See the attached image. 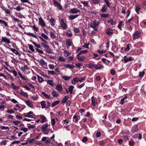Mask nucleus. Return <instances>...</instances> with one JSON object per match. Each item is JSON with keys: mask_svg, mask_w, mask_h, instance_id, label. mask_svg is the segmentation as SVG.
<instances>
[{"mask_svg": "<svg viewBox=\"0 0 146 146\" xmlns=\"http://www.w3.org/2000/svg\"><path fill=\"white\" fill-rule=\"evenodd\" d=\"M99 24V21L98 20H95L94 21L93 24L92 25V28H93L95 31H97V27Z\"/></svg>", "mask_w": 146, "mask_h": 146, "instance_id": "obj_1", "label": "nucleus"}, {"mask_svg": "<svg viewBox=\"0 0 146 146\" xmlns=\"http://www.w3.org/2000/svg\"><path fill=\"white\" fill-rule=\"evenodd\" d=\"M53 3L55 6L57 7L58 9L59 10H61L62 9V7L61 5L56 0H53Z\"/></svg>", "mask_w": 146, "mask_h": 146, "instance_id": "obj_2", "label": "nucleus"}, {"mask_svg": "<svg viewBox=\"0 0 146 146\" xmlns=\"http://www.w3.org/2000/svg\"><path fill=\"white\" fill-rule=\"evenodd\" d=\"M94 67L97 69H102L104 66L102 64H98L97 65L93 64H92V68Z\"/></svg>", "mask_w": 146, "mask_h": 146, "instance_id": "obj_3", "label": "nucleus"}, {"mask_svg": "<svg viewBox=\"0 0 146 146\" xmlns=\"http://www.w3.org/2000/svg\"><path fill=\"white\" fill-rule=\"evenodd\" d=\"M70 12L72 14H76L80 13V10L76 8H74L71 9L70 11Z\"/></svg>", "mask_w": 146, "mask_h": 146, "instance_id": "obj_4", "label": "nucleus"}, {"mask_svg": "<svg viewBox=\"0 0 146 146\" xmlns=\"http://www.w3.org/2000/svg\"><path fill=\"white\" fill-rule=\"evenodd\" d=\"M141 34V33L139 31H136L135 33L133 34V38L134 39L137 38L139 37Z\"/></svg>", "mask_w": 146, "mask_h": 146, "instance_id": "obj_5", "label": "nucleus"}, {"mask_svg": "<svg viewBox=\"0 0 146 146\" xmlns=\"http://www.w3.org/2000/svg\"><path fill=\"white\" fill-rule=\"evenodd\" d=\"M1 42L6 43L7 44H9L11 42L10 40L7 38L4 37H2V39L1 41Z\"/></svg>", "mask_w": 146, "mask_h": 146, "instance_id": "obj_6", "label": "nucleus"}, {"mask_svg": "<svg viewBox=\"0 0 146 146\" xmlns=\"http://www.w3.org/2000/svg\"><path fill=\"white\" fill-rule=\"evenodd\" d=\"M39 24L42 27L45 26L46 24L45 23L42 18L40 17L39 18Z\"/></svg>", "mask_w": 146, "mask_h": 146, "instance_id": "obj_7", "label": "nucleus"}, {"mask_svg": "<svg viewBox=\"0 0 146 146\" xmlns=\"http://www.w3.org/2000/svg\"><path fill=\"white\" fill-rule=\"evenodd\" d=\"M98 103L97 101L94 98L93 96L92 97V105L94 107L98 106Z\"/></svg>", "mask_w": 146, "mask_h": 146, "instance_id": "obj_8", "label": "nucleus"}, {"mask_svg": "<svg viewBox=\"0 0 146 146\" xmlns=\"http://www.w3.org/2000/svg\"><path fill=\"white\" fill-rule=\"evenodd\" d=\"M40 116L41 119L40 121L41 123L45 122L46 121V118L44 115H40Z\"/></svg>", "mask_w": 146, "mask_h": 146, "instance_id": "obj_9", "label": "nucleus"}, {"mask_svg": "<svg viewBox=\"0 0 146 146\" xmlns=\"http://www.w3.org/2000/svg\"><path fill=\"white\" fill-rule=\"evenodd\" d=\"M48 126V124L47 123H46L43 125L42 126L41 128V131H42L44 130H46V129H47Z\"/></svg>", "mask_w": 146, "mask_h": 146, "instance_id": "obj_10", "label": "nucleus"}, {"mask_svg": "<svg viewBox=\"0 0 146 146\" xmlns=\"http://www.w3.org/2000/svg\"><path fill=\"white\" fill-rule=\"evenodd\" d=\"M38 61L41 66H43L47 64V62H45L42 59H41L40 60H38Z\"/></svg>", "mask_w": 146, "mask_h": 146, "instance_id": "obj_11", "label": "nucleus"}, {"mask_svg": "<svg viewBox=\"0 0 146 146\" xmlns=\"http://www.w3.org/2000/svg\"><path fill=\"white\" fill-rule=\"evenodd\" d=\"M61 27L63 29H65L66 28V25L64 22V20L63 19H61Z\"/></svg>", "mask_w": 146, "mask_h": 146, "instance_id": "obj_12", "label": "nucleus"}, {"mask_svg": "<svg viewBox=\"0 0 146 146\" xmlns=\"http://www.w3.org/2000/svg\"><path fill=\"white\" fill-rule=\"evenodd\" d=\"M25 103L29 107L31 108H33V103L32 102L29 100L26 101L25 102Z\"/></svg>", "mask_w": 146, "mask_h": 146, "instance_id": "obj_13", "label": "nucleus"}, {"mask_svg": "<svg viewBox=\"0 0 146 146\" xmlns=\"http://www.w3.org/2000/svg\"><path fill=\"white\" fill-rule=\"evenodd\" d=\"M69 98V96H66L64 97V98L62 99L61 102L62 104H64L68 100Z\"/></svg>", "mask_w": 146, "mask_h": 146, "instance_id": "obj_14", "label": "nucleus"}, {"mask_svg": "<svg viewBox=\"0 0 146 146\" xmlns=\"http://www.w3.org/2000/svg\"><path fill=\"white\" fill-rule=\"evenodd\" d=\"M79 16L78 15H71L69 16V19L71 20H72L76 18H77Z\"/></svg>", "mask_w": 146, "mask_h": 146, "instance_id": "obj_15", "label": "nucleus"}, {"mask_svg": "<svg viewBox=\"0 0 146 146\" xmlns=\"http://www.w3.org/2000/svg\"><path fill=\"white\" fill-rule=\"evenodd\" d=\"M72 43V41L71 40L68 39L66 42V45L67 47H69L71 45Z\"/></svg>", "mask_w": 146, "mask_h": 146, "instance_id": "obj_16", "label": "nucleus"}, {"mask_svg": "<svg viewBox=\"0 0 146 146\" xmlns=\"http://www.w3.org/2000/svg\"><path fill=\"white\" fill-rule=\"evenodd\" d=\"M56 89L58 91H61L62 90V88L60 85L58 84L56 87Z\"/></svg>", "mask_w": 146, "mask_h": 146, "instance_id": "obj_17", "label": "nucleus"}, {"mask_svg": "<svg viewBox=\"0 0 146 146\" xmlns=\"http://www.w3.org/2000/svg\"><path fill=\"white\" fill-rule=\"evenodd\" d=\"M79 118V116H78L75 115L73 116V119H74V121L76 123H77Z\"/></svg>", "mask_w": 146, "mask_h": 146, "instance_id": "obj_18", "label": "nucleus"}, {"mask_svg": "<svg viewBox=\"0 0 146 146\" xmlns=\"http://www.w3.org/2000/svg\"><path fill=\"white\" fill-rule=\"evenodd\" d=\"M71 78V76H68L65 75L63 76L62 78L64 79L65 81L69 80Z\"/></svg>", "mask_w": 146, "mask_h": 146, "instance_id": "obj_19", "label": "nucleus"}, {"mask_svg": "<svg viewBox=\"0 0 146 146\" xmlns=\"http://www.w3.org/2000/svg\"><path fill=\"white\" fill-rule=\"evenodd\" d=\"M40 104L42 108H46V102L43 101L40 102Z\"/></svg>", "mask_w": 146, "mask_h": 146, "instance_id": "obj_20", "label": "nucleus"}, {"mask_svg": "<svg viewBox=\"0 0 146 146\" xmlns=\"http://www.w3.org/2000/svg\"><path fill=\"white\" fill-rule=\"evenodd\" d=\"M42 94L46 98L50 99L51 98L50 95L47 94L44 92H42Z\"/></svg>", "mask_w": 146, "mask_h": 146, "instance_id": "obj_21", "label": "nucleus"}, {"mask_svg": "<svg viewBox=\"0 0 146 146\" xmlns=\"http://www.w3.org/2000/svg\"><path fill=\"white\" fill-rule=\"evenodd\" d=\"M106 33L109 35H111L113 33L112 30L111 29L108 28L106 30Z\"/></svg>", "mask_w": 146, "mask_h": 146, "instance_id": "obj_22", "label": "nucleus"}, {"mask_svg": "<svg viewBox=\"0 0 146 146\" xmlns=\"http://www.w3.org/2000/svg\"><path fill=\"white\" fill-rule=\"evenodd\" d=\"M48 84L52 86H53L54 85V83L53 82L52 80H49L47 81Z\"/></svg>", "mask_w": 146, "mask_h": 146, "instance_id": "obj_23", "label": "nucleus"}, {"mask_svg": "<svg viewBox=\"0 0 146 146\" xmlns=\"http://www.w3.org/2000/svg\"><path fill=\"white\" fill-rule=\"evenodd\" d=\"M74 88V87L73 86L70 85L69 86L68 90L70 94L72 93V91L73 90Z\"/></svg>", "mask_w": 146, "mask_h": 146, "instance_id": "obj_24", "label": "nucleus"}, {"mask_svg": "<svg viewBox=\"0 0 146 146\" xmlns=\"http://www.w3.org/2000/svg\"><path fill=\"white\" fill-rule=\"evenodd\" d=\"M52 95L54 97H57L59 95L58 93L55 91L54 90H53L52 93Z\"/></svg>", "mask_w": 146, "mask_h": 146, "instance_id": "obj_25", "label": "nucleus"}, {"mask_svg": "<svg viewBox=\"0 0 146 146\" xmlns=\"http://www.w3.org/2000/svg\"><path fill=\"white\" fill-rule=\"evenodd\" d=\"M65 66L66 68H68L69 69L73 68H74V66L73 65L70 64L65 65Z\"/></svg>", "mask_w": 146, "mask_h": 146, "instance_id": "obj_26", "label": "nucleus"}, {"mask_svg": "<svg viewBox=\"0 0 146 146\" xmlns=\"http://www.w3.org/2000/svg\"><path fill=\"white\" fill-rule=\"evenodd\" d=\"M88 52V51L86 50H81L78 53V55H80L81 54H86V53H87V52Z\"/></svg>", "mask_w": 146, "mask_h": 146, "instance_id": "obj_27", "label": "nucleus"}, {"mask_svg": "<svg viewBox=\"0 0 146 146\" xmlns=\"http://www.w3.org/2000/svg\"><path fill=\"white\" fill-rule=\"evenodd\" d=\"M20 94L21 95L25 97H27L28 96V95L26 92H21L20 93Z\"/></svg>", "mask_w": 146, "mask_h": 146, "instance_id": "obj_28", "label": "nucleus"}, {"mask_svg": "<svg viewBox=\"0 0 146 146\" xmlns=\"http://www.w3.org/2000/svg\"><path fill=\"white\" fill-rule=\"evenodd\" d=\"M37 77L38 81L40 83H42L44 81V79L42 78L39 76H38Z\"/></svg>", "mask_w": 146, "mask_h": 146, "instance_id": "obj_29", "label": "nucleus"}, {"mask_svg": "<svg viewBox=\"0 0 146 146\" xmlns=\"http://www.w3.org/2000/svg\"><path fill=\"white\" fill-rule=\"evenodd\" d=\"M11 85L12 88L13 90H18L19 89V87L17 86H15L14 85L13 83L11 84Z\"/></svg>", "mask_w": 146, "mask_h": 146, "instance_id": "obj_30", "label": "nucleus"}, {"mask_svg": "<svg viewBox=\"0 0 146 146\" xmlns=\"http://www.w3.org/2000/svg\"><path fill=\"white\" fill-rule=\"evenodd\" d=\"M79 55L77 56V58L79 60L83 61L85 57L83 56H78Z\"/></svg>", "mask_w": 146, "mask_h": 146, "instance_id": "obj_31", "label": "nucleus"}, {"mask_svg": "<svg viewBox=\"0 0 146 146\" xmlns=\"http://www.w3.org/2000/svg\"><path fill=\"white\" fill-rule=\"evenodd\" d=\"M18 74L22 79L25 80H27V78L25 76H23L20 72H18Z\"/></svg>", "mask_w": 146, "mask_h": 146, "instance_id": "obj_32", "label": "nucleus"}, {"mask_svg": "<svg viewBox=\"0 0 146 146\" xmlns=\"http://www.w3.org/2000/svg\"><path fill=\"white\" fill-rule=\"evenodd\" d=\"M41 36L42 38H44L45 39L48 40V36L45 34L44 33H42L41 34Z\"/></svg>", "mask_w": 146, "mask_h": 146, "instance_id": "obj_33", "label": "nucleus"}, {"mask_svg": "<svg viewBox=\"0 0 146 146\" xmlns=\"http://www.w3.org/2000/svg\"><path fill=\"white\" fill-rule=\"evenodd\" d=\"M64 55L65 57H67L70 55L71 54L70 52H67L65 50L64 52Z\"/></svg>", "mask_w": 146, "mask_h": 146, "instance_id": "obj_34", "label": "nucleus"}, {"mask_svg": "<svg viewBox=\"0 0 146 146\" xmlns=\"http://www.w3.org/2000/svg\"><path fill=\"white\" fill-rule=\"evenodd\" d=\"M140 9V6L138 5L137 4V5L136 6V9H135V11L136 12L138 13H139V11Z\"/></svg>", "mask_w": 146, "mask_h": 146, "instance_id": "obj_35", "label": "nucleus"}, {"mask_svg": "<svg viewBox=\"0 0 146 146\" xmlns=\"http://www.w3.org/2000/svg\"><path fill=\"white\" fill-rule=\"evenodd\" d=\"M50 35L52 38H55L56 37L55 34L52 32H50Z\"/></svg>", "mask_w": 146, "mask_h": 146, "instance_id": "obj_36", "label": "nucleus"}, {"mask_svg": "<svg viewBox=\"0 0 146 146\" xmlns=\"http://www.w3.org/2000/svg\"><path fill=\"white\" fill-rule=\"evenodd\" d=\"M59 101H58V100L56 101L52 104L51 106L52 107H54L55 106H56V105H57V104H59Z\"/></svg>", "mask_w": 146, "mask_h": 146, "instance_id": "obj_37", "label": "nucleus"}, {"mask_svg": "<svg viewBox=\"0 0 146 146\" xmlns=\"http://www.w3.org/2000/svg\"><path fill=\"white\" fill-rule=\"evenodd\" d=\"M12 18L14 22H17L18 23H19L20 21L18 19L16 18L14 16H12Z\"/></svg>", "mask_w": 146, "mask_h": 146, "instance_id": "obj_38", "label": "nucleus"}, {"mask_svg": "<svg viewBox=\"0 0 146 146\" xmlns=\"http://www.w3.org/2000/svg\"><path fill=\"white\" fill-rule=\"evenodd\" d=\"M11 50L14 53L16 54H18L19 53V52L15 49L11 48Z\"/></svg>", "mask_w": 146, "mask_h": 146, "instance_id": "obj_39", "label": "nucleus"}, {"mask_svg": "<svg viewBox=\"0 0 146 146\" xmlns=\"http://www.w3.org/2000/svg\"><path fill=\"white\" fill-rule=\"evenodd\" d=\"M58 60L59 61H65L66 60V59L64 58V57H63L60 56L59 57L58 59Z\"/></svg>", "mask_w": 146, "mask_h": 146, "instance_id": "obj_40", "label": "nucleus"}, {"mask_svg": "<svg viewBox=\"0 0 146 146\" xmlns=\"http://www.w3.org/2000/svg\"><path fill=\"white\" fill-rule=\"evenodd\" d=\"M50 22L52 25H54L55 23V21L53 18H52L50 19Z\"/></svg>", "mask_w": 146, "mask_h": 146, "instance_id": "obj_41", "label": "nucleus"}, {"mask_svg": "<svg viewBox=\"0 0 146 146\" xmlns=\"http://www.w3.org/2000/svg\"><path fill=\"white\" fill-rule=\"evenodd\" d=\"M7 113L9 114L14 113H15V111L13 109L8 110L7 111Z\"/></svg>", "mask_w": 146, "mask_h": 146, "instance_id": "obj_42", "label": "nucleus"}, {"mask_svg": "<svg viewBox=\"0 0 146 146\" xmlns=\"http://www.w3.org/2000/svg\"><path fill=\"white\" fill-rule=\"evenodd\" d=\"M0 128L3 130H7L9 129V128L8 127H5L3 126H0Z\"/></svg>", "mask_w": 146, "mask_h": 146, "instance_id": "obj_43", "label": "nucleus"}, {"mask_svg": "<svg viewBox=\"0 0 146 146\" xmlns=\"http://www.w3.org/2000/svg\"><path fill=\"white\" fill-rule=\"evenodd\" d=\"M104 1L106 3L107 6L109 7H110L111 4L108 0H104Z\"/></svg>", "mask_w": 146, "mask_h": 146, "instance_id": "obj_44", "label": "nucleus"}, {"mask_svg": "<svg viewBox=\"0 0 146 146\" xmlns=\"http://www.w3.org/2000/svg\"><path fill=\"white\" fill-rule=\"evenodd\" d=\"M28 35L30 36H31L33 37H34L36 38H37V36L33 33H28Z\"/></svg>", "mask_w": 146, "mask_h": 146, "instance_id": "obj_45", "label": "nucleus"}, {"mask_svg": "<svg viewBox=\"0 0 146 146\" xmlns=\"http://www.w3.org/2000/svg\"><path fill=\"white\" fill-rule=\"evenodd\" d=\"M0 23L4 24L6 26H7V23L5 21L1 19H0Z\"/></svg>", "mask_w": 146, "mask_h": 146, "instance_id": "obj_46", "label": "nucleus"}, {"mask_svg": "<svg viewBox=\"0 0 146 146\" xmlns=\"http://www.w3.org/2000/svg\"><path fill=\"white\" fill-rule=\"evenodd\" d=\"M145 74L144 71H143L142 72H139V76L141 78H142L144 76Z\"/></svg>", "mask_w": 146, "mask_h": 146, "instance_id": "obj_47", "label": "nucleus"}, {"mask_svg": "<svg viewBox=\"0 0 146 146\" xmlns=\"http://www.w3.org/2000/svg\"><path fill=\"white\" fill-rule=\"evenodd\" d=\"M100 15L101 17H104V18H106L107 17L109 16V14H101Z\"/></svg>", "mask_w": 146, "mask_h": 146, "instance_id": "obj_48", "label": "nucleus"}, {"mask_svg": "<svg viewBox=\"0 0 146 146\" xmlns=\"http://www.w3.org/2000/svg\"><path fill=\"white\" fill-rule=\"evenodd\" d=\"M13 123H14L15 125H19L20 123V121H15L13 122Z\"/></svg>", "mask_w": 146, "mask_h": 146, "instance_id": "obj_49", "label": "nucleus"}, {"mask_svg": "<svg viewBox=\"0 0 146 146\" xmlns=\"http://www.w3.org/2000/svg\"><path fill=\"white\" fill-rule=\"evenodd\" d=\"M41 45L43 47L45 48L46 49H48L49 48L48 46L46 44H45L44 43H42Z\"/></svg>", "mask_w": 146, "mask_h": 146, "instance_id": "obj_50", "label": "nucleus"}, {"mask_svg": "<svg viewBox=\"0 0 146 146\" xmlns=\"http://www.w3.org/2000/svg\"><path fill=\"white\" fill-rule=\"evenodd\" d=\"M32 98L34 100H36L38 98V95L37 94L34 95L32 97Z\"/></svg>", "mask_w": 146, "mask_h": 146, "instance_id": "obj_51", "label": "nucleus"}, {"mask_svg": "<svg viewBox=\"0 0 146 146\" xmlns=\"http://www.w3.org/2000/svg\"><path fill=\"white\" fill-rule=\"evenodd\" d=\"M48 73L49 74H56V72L54 70L48 71Z\"/></svg>", "mask_w": 146, "mask_h": 146, "instance_id": "obj_52", "label": "nucleus"}, {"mask_svg": "<svg viewBox=\"0 0 146 146\" xmlns=\"http://www.w3.org/2000/svg\"><path fill=\"white\" fill-rule=\"evenodd\" d=\"M107 9V7L106 6V5H104V7H103L102 9L101 10V11L102 12H105L106 11Z\"/></svg>", "mask_w": 146, "mask_h": 146, "instance_id": "obj_53", "label": "nucleus"}, {"mask_svg": "<svg viewBox=\"0 0 146 146\" xmlns=\"http://www.w3.org/2000/svg\"><path fill=\"white\" fill-rule=\"evenodd\" d=\"M21 131H23L24 132H26L28 131V129L26 127H23L21 129Z\"/></svg>", "mask_w": 146, "mask_h": 146, "instance_id": "obj_54", "label": "nucleus"}, {"mask_svg": "<svg viewBox=\"0 0 146 146\" xmlns=\"http://www.w3.org/2000/svg\"><path fill=\"white\" fill-rule=\"evenodd\" d=\"M29 48L30 50H31L32 52L35 51V49L33 48V46L31 45H29Z\"/></svg>", "mask_w": 146, "mask_h": 146, "instance_id": "obj_55", "label": "nucleus"}, {"mask_svg": "<svg viewBox=\"0 0 146 146\" xmlns=\"http://www.w3.org/2000/svg\"><path fill=\"white\" fill-rule=\"evenodd\" d=\"M32 28L33 29V30L37 32L38 31V28L35 25H34L33 26Z\"/></svg>", "mask_w": 146, "mask_h": 146, "instance_id": "obj_56", "label": "nucleus"}, {"mask_svg": "<svg viewBox=\"0 0 146 146\" xmlns=\"http://www.w3.org/2000/svg\"><path fill=\"white\" fill-rule=\"evenodd\" d=\"M33 44L37 48H40V46L39 44H37L35 42H33Z\"/></svg>", "mask_w": 146, "mask_h": 146, "instance_id": "obj_57", "label": "nucleus"}, {"mask_svg": "<svg viewBox=\"0 0 146 146\" xmlns=\"http://www.w3.org/2000/svg\"><path fill=\"white\" fill-rule=\"evenodd\" d=\"M49 67L50 69H53L55 68L54 65L51 64L49 65Z\"/></svg>", "mask_w": 146, "mask_h": 146, "instance_id": "obj_58", "label": "nucleus"}, {"mask_svg": "<svg viewBox=\"0 0 146 146\" xmlns=\"http://www.w3.org/2000/svg\"><path fill=\"white\" fill-rule=\"evenodd\" d=\"M76 66L77 67H80V66H83V64L82 63H80L76 64Z\"/></svg>", "mask_w": 146, "mask_h": 146, "instance_id": "obj_59", "label": "nucleus"}, {"mask_svg": "<svg viewBox=\"0 0 146 146\" xmlns=\"http://www.w3.org/2000/svg\"><path fill=\"white\" fill-rule=\"evenodd\" d=\"M39 38L41 40V41L44 42L46 44H47V42L42 37L39 36Z\"/></svg>", "mask_w": 146, "mask_h": 146, "instance_id": "obj_60", "label": "nucleus"}, {"mask_svg": "<svg viewBox=\"0 0 146 146\" xmlns=\"http://www.w3.org/2000/svg\"><path fill=\"white\" fill-rule=\"evenodd\" d=\"M105 51L104 50H98V52L100 54H102L104 53L105 52Z\"/></svg>", "mask_w": 146, "mask_h": 146, "instance_id": "obj_61", "label": "nucleus"}, {"mask_svg": "<svg viewBox=\"0 0 146 146\" xmlns=\"http://www.w3.org/2000/svg\"><path fill=\"white\" fill-rule=\"evenodd\" d=\"M12 72L15 76H17V73L16 71H15V70H11V72Z\"/></svg>", "mask_w": 146, "mask_h": 146, "instance_id": "obj_62", "label": "nucleus"}, {"mask_svg": "<svg viewBox=\"0 0 146 146\" xmlns=\"http://www.w3.org/2000/svg\"><path fill=\"white\" fill-rule=\"evenodd\" d=\"M36 49L37 51V52H38V53L42 54H43L44 53L43 51H42V50H40L38 48H36Z\"/></svg>", "mask_w": 146, "mask_h": 146, "instance_id": "obj_63", "label": "nucleus"}, {"mask_svg": "<svg viewBox=\"0 0 146 146\" xmlns=\"http://www.w3.org/2000/svg\"><path fill=\"white\" fill-rule=\"evenodd\" d=\"M131 60V58H128L125 59L124 60L125 62H127L130 61Z\"/></svg>", "mask_w": 146, "mask_h": 146, "instance_id": "obj_64", "label": "nucleus"}]
</instances>
